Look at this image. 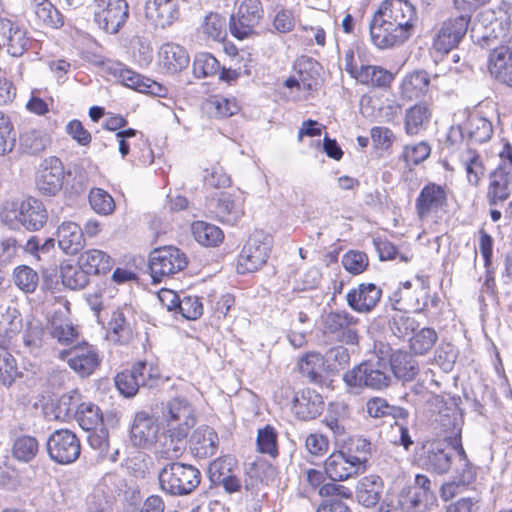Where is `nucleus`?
Returning a JSON list of instances; mask_svg holds the SVG:
<instances>
[{
  "label": "nucleus",
  "instance_id": "obj_49",
  "mask_svg": "<svg viewBox=\"0 0 512 512\" xmlns=\"http://www.w3.org/2000/svg\"><path fill=\"white\" fill-rule=\"evenodd\" d=\"M131 370L140 387L153 388L159 382L160 371L153 363L138 361L132 366Z\"/></svg>",
  "mask_w": 512,
  "mask_h": 512
},
{
  "label": "nucleus",
  "instance_id": "obj_21",
  "mask_svg": "<svg viewBox=\"0 0 512 512\" xmlns=\"http://www.w3.org/2000/svg\"><path fill=\"white\" fill-rule=\"evenodd\" d=\"M382 290L374 283H360L346 294L347 305L357 313H370L379 303Z\"/></svg>",
  "mask_w": 512,
  "mask_h": 512
},
{
  "label": "nucleus",
  "instance_id": "obj_6",
  "mask_svg": "<svg viewBox=\"0 0 512 512\" xmlns=\"http://www.w3.org/2000/svg\"><path fill=\"white\" fill-rule=\"evenodd\" d=\"M358 324L359 319L348 311L336 310L321 316L319 330L328 340L345 345H358Z\"/></svg>",
  "mask_w": 512,
  "mask_h": 512
},
{
  "label": "nucleus",
  "instance_id": "obj_55",
  "mask_svg": "<svg viewBox=\"0 0 512 512\" xmlns=\"http://www.w3.org/2000/svg\"><path fill=\"white\" fill-rule=\"evenodd\" d=\"M227 25L224 17L217 13H210L205 17L202 24V31L209 38L215 41L224 40L227 35Z\"/></svg>",
  "mask_w": 512,
  "mask_h": 512
},
{
  "label": "nucleus",
  "instance_id": "obj_60",
  "mask_svg": "<svg viewBox=\"0 0 512 512\" xmlns=\"http://www.w3.org/2000/svg\"><path fill=\"white\" fill-rule=\"evenodd\" d=\"M429 82L430 78L428 73L421 69L407 75L402 86L406 93L417 95L427 89Z\"/></svg>",
  "mask_w": 512,
  "mask_h": 512
},
{
  "label": "nucleus",
  "instance_id": "obj_7",
  "mask_svg": "<svg viewBox=\"0 0 512 512\" xmlns=\"http://www.w3.org/2000/svg\"><path fill=\"white\" fill-rule=\"evenodd\" d=\"M436 502L432 481L424 474H416L413 484L403 487L397 495L398 508L402 512H427Z\"/></svg>",
  "mask_w": 512,
  "mask_h": 512
},
{
  "label": "nucleus",
  "instance_id": "obj_28",
  "mask_svg": "<svg viewBox=\"0 0 512 512\" xmlns=\"http://www.w3.org/2000/svg\"><path fill=\"white\" fill-rule=\"evenodd\" d=\"M0 36L5 41L6 51L12 57L21 56L27 45L26 32L11 20L0 18Z\"/></svg>",
  "mask_w": 512,
  "mask_h": 512
},
{
  "label": "nucleus",
  "instance_id": "obj_12",
  "mask_svg": "<svg viewBox=\"0 0 512 512\" xmlns=\"http://www.w3.org/2000/svg\"><path fill=\"white\" fill-rule=\"evenodd\" d=\"M49 458L60 465L74 463L80 456L81 444L75 433L68 429L55 430L47 439Z\"/></svg>",
  "mask_w": 512,
  "mask_h": 512
},
{
  "label": "nucleus",
  "instance_id": "obj_33",
  "mask_svg": "<svg viewBox=\"0 0 512 512\" xmlns=\"http://www.w3.org/2000/svg\"><path fill=\"white\" fill-rule=\"evenodd\" d=\"M202 109L210 117L222 119L236 115L240 110V106L234 97L228 98L222 95H212L203 102Z\"/></svg>",
  "mask_w": 512,
  "mask_h": 512
},
{
  "label": "nucleus",
  "instance_id": "obj_4",
  "mask_svg": "<svg viewBox=\"0 0 512 512\" xmlns=\"http://www.w3.org/2000/svg\"><path fill=\"white\" fill-rule=\"evenodd\" d=\"M2 219L11 229L23 227L27 231H39L48 219V213L42 201L28 197L12 204V208L2 213Z\"/></svg>",
  "mask_w": 512,
  "mask_h": 512
},
{
  "label": "nucleus",
  "instance_id": "obj_36",
  "mask_svg": "<svg viewBox=\"0 0 512 512\" xmlns=\"http://www.w3.org/2000/svg\"><path fill=\"white\" fill-rule=\"evenodd\" d=\"M106 337L115 343H127L132 337V328L124 312L120 309L113 311L106 328Z\"/></svg>",
  "mask_w": 512,
  "mask_h": 512
},
{
  "label": "nucleus",
  "instance_id": "obj_24",
  "mask_svg": "<svg viewBox=\"0 0 512 512\" xmlns=\"http://www.w3.org/2000/svg\"><path fill=\"white\" fill-rule=\"evenodd\" d=\"M292 409L298 419H315L324 409L323 397L315 390L303 389L295 394Z\"/></svg>",
  "mask_w": 512,
  "mask_h": 512
},
{
  "label": "nucleus",
  "instance_id": "obj_52",
  "mask_svg": "<svg viewBox=\"0 0 512 512\" xmlns=\"http://www.w3.org/2000/svg\"><path fill=\"white\" fill-rule=\"evenodd\" d=\"M438 335L433 328L425 327L410 338V348L418 355L427 353L436 343Z\"/></svg>",
  "mask_w": 512,
  "mask_h": 512
},
{
  "label": "nucleus",
  "instance_id": "obj_2",
  "mask_svg": "<svg viewBox=\"0 0 512 512\" xmlns=\"http://www.w3.org/2000/svg\"><path fill=\"white\" fill-rule=\"evenodd\" d=\"M160 489L167 495H190L201 482V473L193 465L171 461L158 472Z\"/></svg>",
  "mask_w": 512,
  "mask_h": 512
},
{
  "label": "nucleus",
  "instance_id": "obj_46",
  "mask_svg": "<svg viewBox=\"0 0 512 512\" xmlns=\"http://www.w3.org/2000/svg\"><path fill=\"white\" fill-rule=\"evenodd\" d=\"M439 422L446 440L450 441L453 437H459L462 433V417L455 409H444L440 411Z\"/></svg>",
  "mask_w": 512,
  "mask_h": 512
},
{
  "label": "nucleus",
  "instance_id": "obj_56",
  "mask_svg": "<svg viewBox=\"0 0 512 512\" xmlns=\"http://www.w3.org/2000/svg\"><path fill=\"white\" fill-rule=\"evenodd\" d=\"M341 263L349 273L359 275L367 269L369 260L364 252L350 250L342 256Z\"/></svg>",
  "mask_w": 512,
  "mask_h": 512
},
{
  "label": "nucleus",
  "instance_id": "obj_39",
  "mask_svg": "<svg viewBox=\"0 0 512 512\" xmlns=\"http://www.w3.org/2000/svg\"><path fill=\"white\" fill-rule=\"evenodd\" d=\"M74 418L84 431H90L103 425V414L100 408L92 402L77 405Z\"/></svg>",
  "mask_w": 512,
  "mask_h": 512
},
{
  "label": "nucleus",
  "instance_id": "obj_61",
  "mask_svg": "<svg viewBox=\"0 0 512 512\" xmlns=\"http://www.w3.org/2000/svg\"><path fill=\"white\" fill-rule=\"evenodd\" d=\"M187 320H196L203 314V304L198 296L183 295L178 311Z\"/></svg>",
  "mask_w": 512,
  "mask_h": 512
},
{
  "label": "nucleus",
  "instance_id": "obj_51",
  "mask_svg": "<svg viewBox=\"0 0 512 512\" xmlns=\"http://www.w3.org/2000/svg\"><path fill=\"white\" fill-rule=\"evenodd\" d=\"M89 204L93 211L99 215H110L115 210L113 197L104 189L92 188L89 192Z\"/></svg>",
  "mask_w": 512,
  "mask_h": 512
},
{
  "label": "nucleus",
  "instance_id": "obj_59",
  "mask_svg": "<svg viewBox=\"0 0 512 512\" xmlns=\"http://www.w3.org/2000/svg\"><path fill=\"white\" fill-rule=\"evenodd\" d=\"M19 372L16 360L9 351L0 354V381L4 386H10L17 378Z\"/></svg>",
  "mask_w": 512,
  "mask_h": 512
},
{
  "label": "nucleus",
  "instance_id": "obj_47",
  "mask_svg": "<svg viewBox=\"0 0 512 512\" xmlns=\"http://www.w3.org/2000/svg\"><path fill=\"white\" fill-rule=\"evenodd\" d=\"M7 318L9 319L7 325L0 328V354L2 351H9L13 338L23 328V319L18 310L8 311Z\"/></svg>",
  "mask_w": 512,
  "mask_h": 512
},
{
  "label": "nucleus",
  "instance_id": "obj_23",
  "mask_svg": "<svg viewBox=\"0 0 512 512\" xmlns=\"http://www.w3.org/2000/svg\"><path fill=\"white\" fill-rule=\"evenodd\" d=\"M145 17L156 27L170 26L179 17L177 0H147Z\"/></svg>",
  "mask_w": 512,
  "mask_h": 512
},
{
  "label": "nucleus",
  "instance_id": "obj_42",
  "mask_svg": "<svg viewBox=\"0 0 512 512\" xmlns=\"http://www.w3.org/2000/svg\"><path fill=\"white\" fill-rule=\"evenodd\" d=\"M430 117L431 110L426 103L415 104L406 110L405 132L410 136L417 135Z\"/></svg>",
  "mask_w": 512,
  "mask_h": 512
},
{
  "label": "nucleus",
  "instance_id": "obj_17",
  "mask_svg": "<svg viewBox=\"0 0 512 512\" xmlns=\"http://www.w3.org/2000/svg\"><path fill=\"white\" fill-rule=\"evenodd\" d=\"M163 416L167 422V428L179 429L178 435L180 437L187 436L196 423L194 409L184 398L170 400L166 404Z\"/></svg>",
  "mask_w": 512,
  "mask_h": 512
},
{
  "label": "nucleus",
  "instance_id": "obj_48",
  "mask_svg": "<svg viewBox=\"0 0 512 512\" xmlns=\"http://www.w3.org/2000/svg\"><path fill=\"white\" fill-rule=\"evenodd\" d=\"M416 290L418 296L415 297V303L413 309L417 313L428 311L430 308H436L440 302L437 294L430 295L429 293V282L424 276H417Z\"/></svg>",
  "mask_w": 512,
  "mask_h": 512
},
{
  "label": "nucleus",
  "instance_id": "obj_62",
  "mask_svg": "<svg viewBox=\"0 0 512 512\" xmlns=\"http://www.w3.org/2000/svg\"><path fill=\"white\" fill-rule=\"evenodd\" d=\"M457 357L458 350L451 343H442L435 351V361L444 372L453 369Z\"/></svg>",
  "mask_w": 512,
  "mask_h": 512
},
{
  "label": "nucleus",
  "instance_id": "obj_58",
  "mask_svg": "<svg viewBox=\"0 0 512 512\" xmlns=\"http://www.w3.org/2000/svg\"><path fill=\"white\" fill-rule=\"evenodd\" d=\"M22 245L14 237L0 239V270L12 264L21 252Z\"/></svg>",
  "mask_w": 512,
  "mask_h": 512
},
{
  "label": "nucleus",
  "instance_id": "obj_20",
  "mask_svg": "<svg viewBox=\"0 0 512 512\" xmlns=\"http://www.w3.org/2000/svg\"><path fill=\"white\" fill-rule=\"evenodd\" d=\"M447 205V191L445 186L433 182L427 183L420 190L415 200V210L419 219L428 218Z\"/></svg>",
  "mask_w": 512,
  "mask_h": 512
},
{
  "label": "nucleus",
  "instance_id": "obj_63",
  "mask_svg": "<svg viewBox=\"0 0 512 512\" xmlns=\"http://www.w3.org/2000/svg\"><path fill=\"white\" fill-rule=\"evenodd\" d=\"M115 386L118 391L127 398L135 396L140 388L136 376L131 369L124 370L116 375Z\"/></svg>",
  "mask_w": 512,
  "mask_h": 512
},
{
  "label": "nucleus",
  "instance_id": "obj_11",
  "mask_svg": "<svg viewBox=\"0 0 512 512\" xmlns=\"http://www.w3.org/2000/svg\"><path fill=\"white\" fill-rule=\"evenodd\" d=\"M57 357L65 361L69 368L81 378L90 377L102 362L99 350L87 342L63 349L58 352Z\"/></svg>",
  "mask_w": 512,
  "mask_h": 512
},
{
  "label": "nucleus",
  "instance_id": "obj_13",
  "mask_svg": "<svg viewBox=\"0 0 512 512\" xmlns=\"http://www.w3.org/2000/svg\"><path fill=\"white\" fill-rule=\"evenodd\" d=\"M510 22L496 18L492 13H482L471 28V38L481 47H489L507 38Z\"/></svg>",
  "mask_w": 512,
  "mask_h": 512
},
{
  "label": "nucleus",
  "instance_id": "obj_44",
  "mask_svg": "<svg viewBox=\"0 0 512 512\" xmlns=\"http://www.w3.org/2000/svg\"><path fill=\"white\" fill-rule=\"evenodd\" d=\"M39 451L38 440L30 435H21L14 439L12 446L13 457L21 462L32 461Z\"/></svg>",
  "mask_w": 512,
  "mask_h": 512
},
{
  "label": "nucleus",
  "instance_id": "obj_35",
  "mask_svg": "<svg viewBox=\"0 0 512 512\" xmlns=\"http://www.w3.org/2000/svg\"><path fill=\"white\" fill-rule=\"evenodd\" d=\"M32 4L36 25L54 29L63 25L61 13L49 0H32Z\"/></svg>",
  "mask_w": 512,
  "mask_h": 512
},
{
  "label": "nucleus",
  "instance_id": "obj_31",
  "mask_svg": "<svg viewBox=\"0 0 512 512\" xmlns=\"http://www.w3.org/2000/svg\"><path fill=\"white\" fill-rule=\"evenodd\" d=\"M422 460L427 470L442 475L451 468L452 454L441 443L434 442L429 445Z\"/></svg>",
  "mask_w": 512,
  "mask_h": 512
},
{
  "label": "nucleus",
  "instance_id": "obj_34",
  "mask_svg": "<svg viewBox=\"0 0 512 512\" xmlns=\"http://www.w3.org/2000/svg\"><path fill=\"white\" fill-rule=\"evenodd\" d=\"M78 263L94 275L106 274L113 267V259L106 252L99 249H89L81 253Z\"/></svg>",
  "mask_w": 512,
  "mask_h": 512
},
{
  "label": "nucleus",
  "instance_id": "obj_29",
  "mask_svg": "<svg viewBox=\"0 0 512 512\" xmlns=\"http://www.w3.org/2000/svg\"><path fill=\"white\" fill-rule=\"evenodd\" d=\"M512 192V176L504 168L498 167L490 174L487 199L491 206L507 200Z\"/></svg>",
  "mask_w": 512,
  "mask_h": 512
},
{
  "label": "nucleus",
  "instance_id": "obj_53",
  "mask_svg": "<svg viewBox=\"0 0 512 512\" xmlns=\"http://www.w3.org/2000/svg\"><path fill=\"white\" fill-rule=\"evenodd\" d=\"M418 324L413 317L397 311L389 321V328L393 335L399 339L409 336L417 328Z\"/></svg>",
  "mask_w": 512,
  "mask_h": 512
},
{
  "label": "nucleus",
  "instance_id": "obj_9",
  "mask_svg": "<svg viewBox=\"0 0 512 512\" xmlns=\"http://www.w3.org/2000/svg\"><path fill=\"white\" fill-rule=\"evenodd\" d=\"M209 217L222 224L234 226L244 216V198L229 192H215L206 198Z\"/></svg>",
  "mask_w": 512,
  "mask_h": 512
},
{
  "label": "nucleus",
  "instance_id": "obj_19",
  "mask_svg": "<svg viewBox=\"0 0 512 512\" xmlns=\"http://www.w3.org/2000/svg\"><path fill=\"white\" fill-rule=\"evenodd\" d=\"M262 16V6L259 0H244L237 15L230 18V32L237 39L246 38L252 28L258 24Z\"/></svg>",
  "mask_w": 512,
  "mask_h": 512
},
{
  "label": "nucleus",
  "instance_id": "obj_57",
  "mask_svg": "<svg viewBox=\"0 0 512 512\" xmlns=\"http://www.w3.org/2000/svg\"><path fill=\"white\" fill-rule=\"evenodd\" d=\"M13 277L15 285L21 290L25 292L35 291L38 284V274L29 266L22 265L16 267Z\"/></svg>",
  "mask_w": 512,
  "mask_h": 512
},
{
  "label": "nucleus",
  "instance_id": "obj_27",
  "mask_svg": "<svg viewBox=\"0 0 512 512\" xmlns=\"http://www.w3.org/2000/svg\"><path fill=\"white\" fill-rule=\"evenodd\" d=\"M345 70L358 82L372 87H385L393 80V74L383 66H345Z\"/></svg>",
  "mask_w": 512,
  "mask_h": 512
},
{
  "label": "nucleus",
  "instance_id": "obj_10",
  "mask_svg": "<svg viewBox=\"0 0 512 512\" xmlns=\"http://www.w3.org/2000/svg\"><path fill=\"white\" fill-rule=\"evenodd\" d=\"M272 247V238L263 232H255L244 244L238 256L237 272L253 273L266 264Z\"/></svg>",
  "mask_w": 512,
  "mask_h": 512
},
{
  "label": "nucleus",
  "instance_id": "obj_1",
  "mask_svg": "<svg viewBox=\"0 0 512 512\" xmlns=\"http://www.w3.org/2000/svg\"><path fill=\"white\" fill-rule=\"evenodd\" d=\"M417 9L408 0H384L370 21V36L381 49L403 44L414 32Z\"/></svg>",
  "mask_w": 512,
  "mask_h": 512
},
{
  "label": "nucleus",
  "instance_id": "obj_5",
  "mask_svg": "<svg viewBox=\"0 0 512 512\" xmlns=\"http://www.w3.org/2000/svg\"><path fill=\"white\" fill-rule=\"evenodd\" d=\"M470 15L461 14L446 19L439 29L433 43L434 51L441 55H446L447 59L439 58L438 61H452L457 63L461 57L456 46L465 36L470 23Z\"/></svg>",
  "mask_w": 512,
  "mask_h": 512
},
{
  "label": "nucleus",
  "instance_id": "obj_43",
  "mask_svg": "<svg viewBox=\"0 0 512 512\" xmlns=\"http://www.w3.org/2000/svg\"><path fill=\"white\" fill-rule=\"evenodd\" d=\"M301 375L312 383H321L323 380L324 358L319 353H307L299 363Z\"/></svg>",
  "mask_w": 512,
  "mask_h": 512
},
{
  "label": "nucleus",
  "instance_id": "obj_37",
  "mask_svg": "<svg viewBox=\"0 0 512 512\" xmlns=\"http://www.w3.org/2000/svg\"><path fill=\"white\" fill-rule=\"evenodd\" d=\"M460 130L462 137L466 135L471 143L477 144L488 141L493 133L491 122L480 116L469 118L468 122Z\"/></svg>",
  "mask_w": 512,
  "mask_h": 512
},
{
  "label": "nucleus",
  "instance_id": "obj_3",
  "mask_svg": "<svg viewBox=\"0 0 512 512\" xmlns=\"http://www.w3.org/2000/svg\"><path fill=\"white\" fill-rule=\"evenodd\" d=\"M343 380L349 387L383 390L391 383L388 362L384 358L375 356L347 371Z\"/></svg>",
  "mask_w": 512,
  "mask_h": 512
},
{
  "label": "nucleus",
  "instance_id": "obj_40",
  "mask_svg": "<svg viewBox=\"0 0 512 512\" xmlns=\"http://www.w3.org/2000/svg\"><path fill=\"white\" fill-rule=\"evenodd\" d=\"M90 273L78 263H63L60 266V277L65 287L71 290L83 289L89 282Z\"/></svg>",
  "mask_w": 512,
  "mask_h": 512
},
{
  "label": "nucleus",
  "instance_id": "obj_45",
  "mask_svg": "<svg viewBox=\"0 0 512 512\" xmlns=\"http://www.w3.org/2000/svg\"><path fill=\"white\" fill-rule=\"evenodd\" d=\"M19 141L23 152L36 155L46 149L49 138L42 130L29 129L21 133Z\"/></svg>",
  "mask_w": 512,
  "mask_h": 512
},
{
  "label": "nucleus",
  "instance_id": "obj_25",
  "mask_svg": "<svg viewBox=\"0 0 512 512\" xmlns=\"http://www.w3.org/2000/svg\"><path fill=\"white\" fill-rule=\"evenodd\" d=\"M57 240L60 249L68 255L77 254L85 246L83 229L73 221H64L58 226Z\"/></svg>",
  "mask_w": 512,
  "mask_h": 512
},
{
  "label": "nucleus",
  "instance_id": "obj_30",
  "mask_svg": "<svg viewBox=\"0 0 512 512\" xmlns=\"http://www.w3.org/2000/svg\"><path fill=\"white\" fill-rule=\"evenodd\" d=\"M383 481L378 475L362 477L356 485V498L359 504L371 508L376 506L381 498Z\"/></svg>",
  "mask_w": 512,
  "mask_h": 512
},
{
  "label": "nucleus",
  "instance_id": "obj_50",
  "mask_svg": "<svg viewBox=\"0 0 512 512\" xmlns=\"http://www.w3.org/2000/svg\"><path fill=\"white\" fill-rule=\"evenodd\" d=\"M159 64H188L190 56L187 50L176 43L163 44L157 54Z\"/></svg>",
  "mask_w": 512,
  "mask_h": 512
},
{
  "label": "nucleus",
  "instance_id": "obj_14",
  "mask_svg": "<svg viewBox=\"0 0 512 512\" xmlns=\"http://www.w3.org/2000/svg\"><path fill=\"white\" fill-rule=\"evenodd\" d=\"M128 18L126 0H95L94 20L107 33H117Z\"/></svg>",
  "mask_w": 512,
  "mask_h": 512
},
{
  "label": "nucleus",
  "instance_id": "obj_64",
  "mask_svg": "<svg viewBox=\"0 0 512 512\" xmlns=\"http://www.w3.org/2000/svg\"><path fill=\"white\" fill-rule=\"evenodd\" d=\"M130 53L132 61L138 64H148L153 59V50L149 41L139 37L131 40Z\"/></svg>",
  "mask_w": 512,
  "mask_h": 512
},
{
  "label": "nucleus",
  "instance_id": "obj_16",
  "mask_svg": "<svg viewBox=\"0 0 512 512\" xmlns=\"http://www.w3.org/2000/svg\"><path fill=\"white\" fill-rule=\"evenodd\" d=\"M107 73L122 85L135 91L151 94L157 97H166L168 90L162 84L145 78L133 70L122 66H107Z\"/></svg>",
  "mask_w": 512,
  "mask_h": 512
},
{
  "label": "nucleus",
  "instance_id": "obj_18",
  "mask_svg": "<svg viewBox=\"0 0 512 512\" xmlns=\"http://www.w3.org/2000/svg\"><path fill=\"white\" fill-rule=\"evenodd\" d=\"M64 180V167L61 160L51 156L43 160L36 176V186L40 194L55 196L60 192Z\"/></svg>",
  "mask_w": 512,
  "mask_h": 512
},
{
  "label": "nucleus",
  "instance_id": "obj_41",
  "mask_svg": "<svg viewBox=\"0 0 512 512\" xmlns=\"http://www.w3.org/2000/svg\"><path fill=\"white\" fill-rule=\"evenodd\" d=\"M179 429L167 428L166 433L158 436V442L160 443L161 449L159 453L162 457L167 459L178 458L185 449L186 437H180L178 435Z\"/></svg>",
  "mask_w": 512,
  "mask_h": 512
},
{
  "label": "nucleus",
  "instance_id": "obj_22",
  "mask_svg": "<svg viewBox=\"0 0 512 512\" xmlns=\"http://www.w3.org/2000/svg\"><path fill=\"white\" fill-rule=\"evenodd\" d=\"M159 425L157 420L146 412L135 415L130 429V438L134 446L149 448L158 442Z\"/></svg>",
  "mask_w": 512,
  "mask_h": 512
},
{
  "label": "nucleus",
  "instance_id": "obj_38",
  "mask_svg": "<svg viewBox=\"0 0 512 512\" xmlns=\"http://www.w3.org/2000/svg\"><path fill=\"white\" fill-rule=\"evenodd\" d=\"M191 231L194 239L206 247H216L224 239V233L218 226L205 221L193 222Z\"/></svg>",
  "mask_w": 512,
  "mask_h": 512
},
{
  "label": "nucleus",
  "instance_id": "obj_15",
  "mask_svg": "<svg viewBox=\"0 0 512 512\" xmlns=\"http://www.w3.org/2000/svg\"><path fill=\"white\" fill-rule=\"evenodd\" d=\"M367 458L353 455L350 451L333 452L325 461V473L332 481H344L364 472Z\"/></svg>",
  "mask_w": 512,
  "mask_h": 512
},
{
  "label": "nucleus",
  "instance_id": "obj_54",
  "mask_svg": "<svg viewBox=\"0 0 512 512\" xmlns=\"http://www.w3.org/2000/svg\"><path fill=\"white\" fill-rule=\"evenodd\" d=\"M256 443L260 453L271 457L278 455L277 432L271 425L258 430Z\"/></svg>",
  "mask_w": 512,
  "mask_h": 512
},
{
  "label": "nucleus",
  "instance_id": "obj_26",
  "mask_svg": "<svg viewBox=\"0 0 512 512\" xmlns=\"http://www.w3.org/2000/svg\"><path fill=\"white\" fill-rule=\"evenodd\" d=\"M219 438L215 430L208 426L198 427L190 437V449L198 458L211 457L216 454Z\"/></svg>",
  "mask_w": 512,
  "mask_h": 512
},
{
  "label": "nucleus",
  "instance_id": "obj_32",
  "mask_svg": "<svg viewBox=\"0 0 512 512\" xmlns=\"http://www.w3.org/2000/svg\"><path fill=\"white\" fill-rule=\"evenodd\" d=\"M389 372L403 381H411L418 374V363L414 357L406 351L397 350L390 355Z\"/></svg>",
  "mask_w": 512,
  "mask_h": 512
},
{
  "label": "nucleus",
  "instance_id": "obj_8",
  "mask_svg": "<svg viewBox=\"0 0 512 512\" xmlns=\"http://www.w3.org/2000/svg\"><path fill=\"white\" fill-rule=\"evenodd\" d=\"M188 259L184 252L175 246L154 249L149 255L148 268L153 284H158L184 270Z\"/></svg>",
  "mask_w": 512,
  "mask_h": 512
}]
</instances>
